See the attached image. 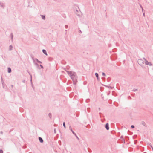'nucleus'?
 <instances>
[{
  "instance_id": "nucleus-15",
  "label": "nucleus",
  "mask_w": 153,
  "mask_h": 153,
  "mask_svg": "<svg viewBox=\"0 0 153 153\" xmlns=\"http://www.w3.org/2000/svg\"><path fill=\"white\" fill-rule=\"evenodd\" d=\"M12 48V46H10V48L11 49Z\"/></svg>"
},
{
  "instance_id": "nucleus-4",
  "label": "nucleus",
  "mask_w": 153,
  "mask_h": 153,
  "mask_svg": "<svg viewBox=\"0 0 153 153\" xmlns=\"http://www.w3.org/2000/svg\"><path fill=\"white\" fill-rule=\"evenodd\" d=\"M145 63L147 65H151V63L147 61H146V62H145Z\"/></svg>"
},
{
  "instance_id": "nucleus-9",
  "label": "nucleus",
  "mask_w": 153,
  "mask_h": 153,
  "mask_svg": "<svg viewBox=\"0 0 153 153\" xmlns=\"http://www.w3.org/2000/svg\"><path fill=\"white\" fill-rule=\"evenodd\" d=\"M63 126H64V128H65L66 127H65V122H64L63 123Z\"/></svg>"
},
{
  "instance_id": "nucleus-12",
  "label": "nucleus",
  "mask_w": 153,
  "mask_h": 153,
  "mask_svg": "<svg viewBox=\"0 0 153 153\" xmlns=\"http://www.w3.org/2000/svg\"><path fill=\"white\" fill-rule=\"evenodd\" d=\"M131 127L132 128H134V126L133 125L131 126Z\"/></svg>"
},
{
  "instance_id": "nucleus-8",
  "label": "nucleus",
  "mask_w": 153,
  "mask_h": 153,
  "mask_svg": "<svg viewBox=\"0 0 153 153\" xmlns=\"http://www.w3.org/2000/svg\"><path fill=\"white\" fill-rule=\"evenodd\" d=\"M95 76L97 77V79H98V75L97 73H95Z\"/></svg>"
},
{
  "instance_id": "nucleus-13",
  "label": "nucleus",
  "mask_w": 153,
  "mask_h": 153,
  "mask_svg": "<svg viewBox=\"0 0 153 153\" xmlns=\"http://www.w3.org/2000/svg\"><path fill=\"white\" fill-rule=\"evenodd\" d=\"M102 75L103 76H105V74L104 73H102Z\"/></svg>"
},
{
  "instance_id": "nucleus-2",
  "label": "nucleus",
  "mask_w": 153,
  "mask_h": 153,
  "mask_svg": "<svg viewBox=\"0 0 153 153\" xmlns=\"http://www.w3.org/2000/svg\"><path fill=\"white\" fill-rule=\"evenodd\" d=\"M138 63L140 65H142L143 64V62L141 59H139L138 61Z\"/></svg>"
},
{
  "instance_id": "nucleus-3",
  "label": "nucleus",
  "mask_w": 153,
  "mask_h": 153,
  "mask_svg": "<svg viewBox=\"0 0 153 153\" xmlns=\"http://www.w3.org/2000/svg\"><path fill=\"white\" fill-rule=\"evenodd\" d=\"M105 128L107 130H108L109 129V125H108V123H107L106 124V126H105Z\"/></svg>"
},
{
  "instance_id": "nucleus-11",
  "label": "nucleus",
  "mask_w": 153,
  "mask_h": 153,
  "mask_svg": "<svg viewBox=\"0 0 153 153\" xmlns=\"http://www.w3.org/2000/svg\"><path fill=\"white\" fill-rule=\"evenodd\" d=\"M0 153H3V151H2V150H0Z\"/></svg>"
},
{
  "instance_id": "nucleus-16",
  "label": "nucleus",
  "mask_w": 153,
  "mask_h": 153,
  "mask_svg": "<svg viewBox=\"0 0 153 153\" xmlns=\"http://www.w3.org/2000/svg\"><path fill=\"white\" fill-rule=\"evenodd\" d=\"M71 131H72L73 133L74 134V132L72 131V130L71 129Z\"/></svg>"
},
{
  "instance_id": "nucleus-6",
  "label": "nucleus",
  "mask_w": 153,
  "mask_h": 153,
  "mask_svg": "<svg viewBox=\"0 0 153 153\" xmlns=\"http://www.w3.org/2000/svg\"><path fill=\"white\" fill-rule=\"evenodd\" d=\"M42 51H43V53L44 54H45L46 55H47V53H46V51L45 50H43Z\"/></svg>"
},
{
  "instance_id": "nucleus-18",
  "label": "nucleus",
  "mask_w": 153,
  "mask_h": 153,
  "mask_svg": "<svg viewBox=\"0 0 153 153\" xmlns=\"http://www.w3.org/2000/svg\"><path fill=\"white\" fill-rule=\"evenodd\" d=\"M152 150H153V148L152 147Z\"/></svg>"
},
{
  "instance_id": "nucleus-1",
  "label": "nucleus",
  "mask_w": 153,
  "mask_h": 153,
  "mask_svg": "<svg viewBox=\"0 0 153 153\" xmlns=\"http://www.w3.org/2000/svg\"><path fill=\"white\" fill-rule=\"evenodd\" d=\"M68 74L70 75L71 76H72V75L75 76L76 73L74 72L70 71H67Z\"/></svg>"
},
{
  "instance_id": "nucleus-10",
  "label": "nucleus",
  "mask_w": 153,
  "mask_h": 153,
  "mask_svg": "<svg viewBox=\"0 0 153 153\" xmlns=\"http://www.w3.org/2000/svg\"><path fill=\"white\" fill-rule=\"evenodd\" d=\"M42 18L44 19L45 18V16H42Z\"/></svg>"
},
{
  "instance_id": "nucleus-7",
  "label": "nucleus",
  "mask_w": 153,
  "mask_h": 153,
  "mask_svg": "<svg viewBox=\"0 0 153 153\" xmlns=\"http://www.w3.org/2000/svg\"><path fill=\"white\" fill-rule=\"evenodd\" d=\"M8 72L9 73L11 72V69L10 68H8Z\"/></svg>"
},
{
  "instance_id": "nucleus-14",
  "label": "nucleus",
  "mask_w": 153,
  "mask_h": 153,
  "mask_svg": "<svg viewBox=\"0 0 153 153\" xmlns=\"http://www.w3.org/2000/svg\"><path fill=\"white\" fill-rule=\"evenodd\" d=\"M40 66L42 68H43V66L42 65H40Z\"/></svg>"
},
{
  "instance_id": "nucleus-17",
  "label": "nucleus",
  "mask_w": 153,
  "mask_h": 153,
  "mask_svg": "<svg viewBox=\"0 0 153 153\" xmlns=\"http://www.w3.org/2000/svg\"><path fill=\"white\" fill-rule=\"evenodd\" d=\"M49 116H51V114H49Z\"/></svg>"
},
{
  "instance_id": "nucleus-5",
  "label": "nucleus",
  "mask_w": 153,
  "mask_h": 153,
  "mask_svg": "<svg viewBox=\"0 0 153 153\" xmlns=\"http://www.w3.org/2000/svg\"><path fill=\"white\" fill-rule=\"evenodd\" d=\"M39 140L40 142L42 143L43 142V140L40 137H39Z\"/></svg>"
}]
</instances>
